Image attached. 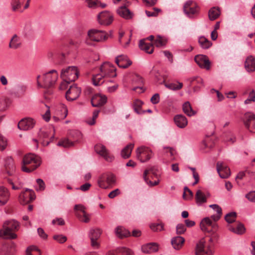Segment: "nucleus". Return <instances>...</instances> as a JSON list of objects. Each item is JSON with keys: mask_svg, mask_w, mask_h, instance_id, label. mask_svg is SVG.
<instances>
[{"mask_svg": "<svg viewBox=\"0 0 255 255\" xmlns=\"http://www.w3.org/2000/svg\"><path fill=\"white\" fill-rule=\"evenodd\" d=\"M40 163L39 157L31 153L27 154L23 158L21 170L23 172L30 173L39 166Z\"/></svg>", "mask_w": 255, "mask_h": 255, "instance_id": "nucleus-1", "label": "nucleus"}, {"mask_svg": "<svg viewBox=\"0 0 255 255\" xmlns=\"http://www.w3.org/2000/svg\"><path fill=\"white\" fill-rule=\"evenodd\" d=\"M58 78L55 70H52L43 75L42 81L39 75L37 76V84L38 87L49 88L53 86Z\"/></svg>", "mask_w": 255, "mask_h": 255, "instance_id": "nucleus-2", "label": "nucleus"}, {"mask_svg": "<svg viewBox=\"0 0 255 255\" xmlns=\"http://www.w3.org/2000/svg\"><path fill=\"white\" fill-rule=\"evenodd\" d=\"M18 227L19 223L15 220L5 221L3 224V228L0 230V237L4 239H15L17 235L12 232L17 230Z\"/></svg>", "mask_w": 255, "mask_h": 255, "instance_id": "nucleus-3", "label": "nucleus"}, {"mask_svg": "<svg viewBox=\"0 0 255 255\" xmlns=\"http://www.w3.org/2000/svg\"><path fill=\"white\" fill-rule=\"evenodd\" d=\"M61 77L67 83L75 81L78 77V71L75 66H69L65 69H62Z\"/></svg>", "mask_w": 255, "mask_h": 255, "instance_id": "nucleus-4", "label": "nucleus"}, {"mask_svg": "<svg viewBox=\"0 0 255 255\" xmlns=\"http://www.w3.org/2000/svg\"><path fill=\"white\" fill-rule=\"evenodd\" d=\"M112 34V31L110 34L106 33L105 31L100 30L96 29H91L88 31V35L89 39L93 41L103 42L106 40Z\"/></svg>", "mask_w": 255, "mask_h": 255, "instance_id": "nucleus-5", "label": "nucleus"}, {"mask_svg": "<svg viewBox=\"0 0 255 255\" xmlns=\"http://www.w3.org/2000/svg\"><path fill=\"white\" fill-rule=\"evenodd\" d=\"M196 255H212L213 250L211 245H207L204 239H201L196 245Z\"/></svg>", "mask_w": 255, "mask_h": 255, "instance_id": "nucleus-6", "label": "nucleus"}, {"mask_svg": "<svg viewBox=\"0 0 255 255\" xmlns=\"http://www.w3.org/2000/svg\"><path fill=\"white\" fill-rule=\"evenodd\" d=\"M136 157L141 162L149 160L152 156V150L147 147L141 146L136 149Z\"/></svg>", "mask_w": 255, "mask_h": 255, "instance_id": "nucleus-7", "label": "nucleus"}, {"mask_svg": "<svg viewBox=\"0 0 255 255\" xmlns=\"http://www.w3.org/2000/svg\"><path fill=\"white\" fill-rule=\"evenodd\" d=\"M116 71L114 66L108 62H104L100 67V72L106 78L115 77Z\"/></svg>", "mask_w": 255, "mask_h": 255, "instance_id": "nucleus-8", "label": "nucleus"}, {"mask_svg": "<svg viewBox=\"0 0 255 255\" xmlns=\"http://www.w3.org/2000/svg\"><path fill=\"white\" fill-rule=\"evenodd\" d=\"M116 177L113 174H103L99 178L98 184L101 188L106 189L109 186L115 184Z\"/></svg>", "mask_w": 255, "mask_h": 255, "instance_id": "nucleus-9", "label": "nucleus"}, {"mask_svg": "<svg viewBox=\"0 0 255 255\" xmlns=\"http://www.w3.org/2000/svg\"><path fill=\"white\" fill-rule=\"evenodd\" d=\"M183 10L188 17H193V15L198 13L199 7L195 2L188 0L184 4Z\"/></svg>", "mask_w": 255, "mask_h": 255, "instance_id": "nucleus-10", "label": "nucleus"}, {"mask_svg": "<svg viewBox=\"0 0 255 255\" xmlns=\"http://www.w3.org/2000/svg\"><path fill=\"white\" fill-rule=\"evenodd\" d=\"M35 199V194L34 191L29 189H26L23 192H22L19 196V201L21 204L25 205Z\"/></svg>", "mask_w": 255, "mask_h": 255, "instance_id": "nucleus-11", "label": "nucleus"}, {"mask_svg": "<svg viewBox=\"0 0 255 255\" xmlns=\"http://www.w3.org/2000/svg\"><path fill=\"white\" fill-rule=\"evenodd\" d=\"M244 124L251 132L255 133V115L252 113H247L245 114Z\"/></svg>", "mask_w": 255, "mask_h": 255, "instance_id": "nucleus-12", "label": "nucleus"}, {"mask_svg": "<svg viewBox=\"0 0 255 255\" xmlns=\"http://www.w3.org/2000/svg\"><path fill=\"white\" fill-rule=\"evenodd\" d=\"M81 93V89L76 85L71 86L66 92L65 97L69 101H73L76 100Z\"/></svg>", "mask_w": 255, "mask_h": 255, "instance_id": "nucleus-13", "label": "nucleus"}, {"mask_svg": "<svg viewBox=\"0 0 255 255\" xmlns=\"http://www.w3.org/2000/svg\"><path fill=\"white\" fill-rule=\"evenodd\" d=\"M95 151L102 156L106 161H112L114 159V156L111 155L106 146L102 144H97L95 146Z\"/></svg>", "mask_w": 255, "mask_h": 255, "instance_id": "nucleus-14", "label": "nucleus"}, {"mask_svg": "<svg viewBox=\"0 0 255 255\" xmlns=\"http://www.w3.org/2000/svg\"><path fill=\"white\" fill-rule=\"evenodd\" d=\"M98 19L101 24L108 25L113 21V16L109 11H104L98 14Z\"/></svg>", "mask_w": 255, "mask_h": 255, "instance_id": "nucleus-15", "label": "nucleus"}, {"mask_svg": "<svg viewBox=\"0 0 255 255\" xmlns=\"http://www.w3.org/2000/svg\"><path fill=\"white\" fill-rule=\"evenodd\" d=\"M194 60L200 68L207 70L210 69L211 62L207 56L197 55L195 56Z\"/></svg>", "mask_w": 255, "mask_h": 255, "instance_id": "nucleus-16", "label": "nucleus"}, {"mask_svg": "<svg viewBox=\"0 0 255 255\" xmlns=\"http://www.w3.org/2000/svg\"><path fill=\"white\" fill-rule=\"evenodd\" d=\"M4 172L10 176H13L15 174V166L13 159L10 157H7L5 160Z\"/></svg>", "mask_w": 255, "mask_h": 255, "instance_id": "nucleus-17", "label": "nucleus"}, {"mask_svg": "<svg viewBox=\"0 0 255 255\" xmlns=\"http://www.w3.org/2000/svg\"><path fill=\"white\" fill-rule=\"evenodd\" d=\"M35 125V122L31 118H25L20 120L18 124L19 129L27 130L32 128Z\"/></svg>", "mask_w": 255, "mask_h": 255, "instance_id": "nucleus-18", "label": "nucleus"}, {"mask_svg": "<svg viewBox=\"0 0 255 255\" xmlns=\"http://www.w3.org/2000/svg\"><path fill=\"white\" fill-rule=\"evenodd\" d=\"M217 170L222 178H227L231 174L230 168L221 162H217Z\"/></svg>", "mask_w": 255, "mask_h": 255, "instance_id": "nucleus-19", "label": "nucleus"}, {"mask_svg": "<svg viewBox=\"0 0 255 255\" xmlns=\"http://www.w3.org/2000/svg\"><path fill=\"white\" fill-rule=\"evenodd\" d=\"M209 227H212L214 231H215L217 228V225L216 223H213L209 218H204L200 223L201 230L203 231L210 232L211 230L209 229Z\"/></svg>", "mask_w": 255, "mask_h": 255, "instance_id": "nucleus-20", "label": "nucleus"}, {"mask_svg": "<svg viewBox=\"0 0 255 255\" xmlns=\"http://www.w3.org/2000/svg\"><path fill=\"white\" fill-rule=\"evenodd\" d=\"M107 101V98L105 95L100 94L95 95L91 99V102L93 107H98L105 104Z\"/></svg>", "mask_w": 255, "mask_h": 255, "instance_id": "nucleus-21", "label": "nucleus"}, {"mask_svg": "<svg viewBox=\"0 0 255 255\" xmlns=\"http://www.w3.org/2000/svg\"><path fill=\"white\" fill-rule=\"evenodd\" d=\"M115 61L119 67L123 68H127L132 64V62L125 55L117 56Z\"/></svg>", "mask_w": 255, "mask_h": 255, "instance_id": "nucleus-22", "label": "nucleus"}, {"mask_svg": "<svg viewBox=\"0 0 255 255\" xmlns=\"http://www.w3.org/2000/svg\"><path fill=\"white\" fill-rule=\"evenodd\" d=\"M141 250L142 252L145 254L156 252L158 250V245L155 243H148L142 246Z\"/></svg>", "mask_w": 255, "mask_h": 255, "instance_id": "nucleus-23", "label": "nucleus"}, {"mask_svg": "<svg viewBox=\"0 0 255 255\" xmlns=\"http://www.w3.org/2000/svg\"><path fill=\"white\" fill-rule=\"evenodd\" d=\"M117 12L120 16L126 19H131L133 16L132 13L125 5L121 6L118 8Z\"/></svg>", "mask_w": 255, "mask_h": 255, "instance_id": "nucleus-24", "label": "nucleus"}, {"mask_svg": "<svg viewBox=\"0 0 255 255\" xmlns=\"http://www.w3.org/2000/svg\"><path fill=\"white\" fill-rule=\"evenodd\" d=\"M153 45V44L151 43H146L145 39L140 40L139 42V47L140 49L148 54L153 53L154 51Z\"/></svg>", "mask_w": 255, "mask_h": 255, "instance_id": "nucleus-25", "label": "nucleus"}, {"mask_svg": "<svg viewBox=\"0 0 255 255\" xmlns=\"http://www.w3.org/2000/svg\"><path fill=\"white\" fill-rule=\"evenodd\" d=\"M9 195V193L6 188L2 186H0V206L4 205L7 203Z\"/></svg>", "mask_w": 255, "mask_h": 255, "instance_id": "nucleus-26", "label": "nucleus"}, {"mask_svg": "<svg viewBox=\"0 0 255 255\" xmlns=\"http://www.w3.org/2000/svg\"><path fill=\"white\" fill-rule=\"evenodd\" d=\"M188 81L190 82L191 85L194 86V91H198L199 89L203 86V80L199 76L191 77L188 79Z\"/></svg>", "mask_w": 255, "mask_h": 255, "instance_id": "nucleus-27", "label": "nucleus"}, {"mask_svg": "<svg viewBox=\"0 0 255 255\" xmlns=\"http://www.w3.org/2000/svg\"><path fill=\"white\" fill-rule=\"evenodd\" d=\"M175 125L179 128H185L188 124L186 118L182 115H176L174 118Z\"/></svg>", "mask_w": 255, "mask_h": 255, "instance_id": "nucleus-28", "label": "nucleus"}, {"mask_svg": "<svg viewBox=\"0 0 255 255\" xmlns=\"http://www.w3.org/2000/svg\"><path fill=\"white\" fill-rule=\"evenodd\" d=\"M185 242L184 239L181 236H177L171 239V243L175 250H178L181 248Z\"/></svg>", "mask_w": 255, "mask_h": 255, "instance_id": "nucleus-29", "label": "nucleus"}, {"mask_svg": "<svg viewBox=\"0 0 255 255\" xmlns=\"http://www.w3.org/2000/svg\"><path fill=\"white\" fill-rule=\"evenodd\" d=\"M133 252L129 249L120 247L111 252L109 255H133Z\"/></svg>", "mask_w": 255, "mask_h": 255, "instance_id": "nucleus-30", "label": "nucleus"}, {"mask_svg": "<svg viewBox=\"0 0 255 255\" xmlns=\"http://www.w3.org/2000/svg\"><path fill=\"white\" fill-rule=\"evenodd\" d=\"M245 67L248 72H253L255 70V58L252 56L247 57L245 63Z\"/></svg>", "mask_w": 255, "mask_h": 255, "instance_id": "nucleus-31", "label": "nucleus"}, {"mask_svg": "<svg viewBox=\"0 0 255 255\" xmlns=\"http://www.w3.org/2000/svg\"><path fill=\"white\" fill-rule=\"evenodd\" d=\"M48 131L44 129H41L39 132V136L43 138L42 144L43 146H47L49 143L52 141L54 138V136L52 135L49 140L47 139L48 137Z\"/></svg>", "mask_w": 255, "mask_h": 255, "instance_id": "nucleus-32", "label": "nucleus"}, {"mask_svg": "<svg viewBox=\"0 0 255 255\" xmlns=\"http://www.w3.org/2000/svg\"><path fill=\"white\" fill-rule=\"evenodd\" d=\"M115 233L117 237L120 238L128 237L130 236V232L122 226H119L115 229Z\"/></svg>", "mask_w": 255, "mask_h": 255, "instance_id": "nucleus-33", "label": "nucleus"}, {"mask_svg": "<svg viewBox=\"0 0 255 255\" xmlns=\"http://www.w3.org/2000/svg\"><path fill=\"white\" fill-rule=\"evenodd\" d=\"M21 42L19 37L16 34H14L10 40L9 47L10 48L15 49L18 48Z\"/></svg>", "mask_w": 255, "mask_h": 255, "instance_id": "nucleus-34", "label": "nucleus"}, {"mask_svg": "<svg viewBox=\"0 0 255 255\" xmlns=\"http://www.w3.org/2000/svg\"><path fill=\"white\" fill-rule=\"evenodd\" d=\"M221 14L219 8L213 7L211 8L208 12V16L210 20H214L218 18Z\"/></svg>", "mask_w": 255, "mask_h": 255, "instance_id": "nucleus-35", "label": "nucleus"}, {"mask_svg": "<svg viewBox=\"0 0 255 255\" xmlns=\"http://www.w3.org/2000/svg\"><path fill=\"white\" fill-rule=\"evenodd\" d=\"M229 230L230 231L237 234H243L245 233L246 229L243 224L239 223L236 227L229 226Z\"/></svg>", "mask_w": 255, "mask_h": 255, "instance_id": "nucleus-36", "label": "nucleus"}, {"mask_svg": "<svg viewBox=\"0 0 255 255\" xmlns=\"http://www.w3.org/2000/svg\"><path fill=\"white\" fill-rule=\"evenodd\" d=\"M133 146L134 144L132 143L127 145L121 151L122 156L125 159L128 158L130 156Z\"/></svg>", "mask_w": 255, "mask_h": 255, "instance_id": "nucleus-37", "label": "nucleus"}, {"mask_svg": "<svg viewBox=\"0 0 255 255\" xmlns=\"http://www.w3.org/2000/svg\"><path fill=\"white\" fill-rule=\"evenodd\" d=\"M196 203L198 205L207 202V198L205 194L200 190H198L195 195Z\"/></svg>", "mask_w": 255, "mask_h": 255, "instance_id": "nucleus-38", "label": "nucleus"}, {"mask_svg": "<svg viewBox=\"0 0 255 255\" xmlns=\"http://www.w3.org/2000/svg\"><path fill=\"white\" fill-rule=\"evenodd\" d=\"M183 111L185 114H186L187 116L189 117H191L196 114V112L194 111L189 102H185L183 105Z\"/></svg>", "mask_w": 255, "mask_h": 255, "instance_id": "nucleus-39", "label": "nucleus"}, {"mask_svg": "<svg viewBox=\"0 0 255 255\" xmlns=\"http://www.w3.org/2000/svg\"><path fill=\"white\" fill-rule=\"evenodd\" d=\"M198 42L203 49H208L212 45V42L204 36H200L199 38Z\"/></svg>", "mask_w": 255, "mask_h": 255, "instance_id": "nucleus-40", "label": "nucleus"}, {"mask_svg": "<svg viewBox=\"0 0 255 255\" xmlns=\"http://www.w3.org/2000/svg\"><path fill=\"white\" fill-rule=\"evenodd\" d=\"M164 85L168 89L174 91L179 90L183 87V84L178 81L176 83H164Z\"/></svg>", "mask_w": 255, "mask_h": 255, "instance_id": "nucleus-41", "label": "nucleus"}, {"mask_svg": "<svg viewBox=\"0 0 255 255\" xmlns=\"http://www.w3.org/2000/svg\"><path fill=\"white\" fill-rule=\"evenodd\" d=\"M102 231L100 229H92L90 230V240H98L101 236Z\"/></svg>", "mask_w": 255, "mask_h": 255, "instance_id": "nucleus-42", "label": "nucleus"}, {"mask_svg": "<svg viewBox=\"0 0 255 255\" xmlns=\"http://www.w3.org/2000/svg\"><path fill=\"white\" fill-rule=\"evenodd\" d=\"M105 78L101 73L93 75L92 78L93 84L95 86L101 85L104 82L103 79Z\"/></svg>", "mask_w": 255, "mask_h": 255, "instance_id": "nucleus-43", "label": "nucleus"}, {"mask_svg": "<svg viewBox=\"0 0 255 255\" xmlns=\"http://www.w3.org/2000/svg\"><path fill=\"white\" fill-rule=\"evenodd\" d=\"M167 43V40L165 38L157 35L156 39L154 40L153 44L156 47H161L165 46Z\"/></svg>", "mask_w": 255, "mask_h": 255, "instance_id": "nucleus-44", "label": "nucleus"}, {"mask_svg": "<svg viewBox=\"0 0 255 255\" xmlns=\"http://www.w3.org/2000/svg\"><path fill=\"white\" fill-rule=\"evenodd\" d=\"M22 3L23 1L22 0H11L10 4L12 11L18 10L21 8Z\"/></svg>", "mask_w": 255, "mask_h": 255, "instance_id": "nucleus-45", "label": "nucleus"}, {"mask_svg": "<svg viewBox=\"0 0 255 255\" xmlns=\"http://www.w3.org/2000/svg\"><path fill=\"white\" fill-rule=\"evenodd\" d=\"M143 103L140 100H136L133 104V108L134 111L138 114H141L142 113H144L145 111H141V107Z\"/></svg>", "mask_w": 255, "mask_h": 255, "instance_id": "nucleus-46", "label": "nucleus"}, {"mask_svg": "<svg viewBox=\"0 0 255 255\" xmlns=\"http://www.w3.org/2000/svg\"><path fill=\"white\" fill-rule=\"evenodd\" d=\"M74 144V142L72 141H69L68 139L64 138L62 140H61L59 141L57 145L63 146L65 148L70 147L71 146H73Z\"/></svg>", "mask_w": 255, "mask_h": 255, "instance_id": "nucleus-47", "label": "nucleus"}, {"mask_svg": "<svg viewBox=\"0 0 255 255\" xmlns=\"http://www.w3.org/2000/svg\"><path fill=\"white\" fill-rule=\"evenodd\" d=\"M149 170L146 169L144 170L143 177L144 178V181L146 182V183L149 185L150 186H154L158 185L159 184V181H155L154 182H152L150 180H148L147 175L149 173Z\"/></svg>", "mask_w": 255, "mask_h": 255, "instance_id": "nucleus-48", "label": "nucleus"}, {"mask_svg": "<svg viewBox=\"0 0 255 255\" xmlns=\"http://www.w3.org/2000/svg\"><path fill=\"white\" fill-rule=\"evenodd\" d=\"M236 217V213L233 212L227 214L225 217V219L227 222L230 224L235 221Z\"/></svg>", "mask_w": 255, "mask_h": 255, "instance_id": "nucleus-49", "label": "nucleus"}, {"mask_svg": "<svg viewBox=\"0 0 255 255\" xmlns=\"http://www.w3.org/2000/svg\"><path fill=\"white\" fill-rule=\"evenodd\" d=\"M15 244L11 242H10L7 247L6 254L7 255H13L15 253Z\"/></svg>", "mask_w": 255, "mask_h": 255, "instance_id": "nucleus-50", "label": "nucleus"}, {"mask_svg": "<svg viewBox=\"0 0 255 255\" xmlns=\"http://www.w3.org/2000/svg\"><path fill=\"white\" fill-rule=\"evenodd\" d=\"M76 215L77 216L79 220L82 222H83L84 223H88L90 221L89 216L88 214H87L86 212L82 213L81 214L80 213H77Z\"/></svg>", "mask_w": 255, "mask_h": 255, "instance_id": "nucleus-51", "label": "nucleus"}, {"mask_svg": "<svg viewBox=\"0 0 255 255\" xmlns=\"http://www.w3.org/2000/svg\"><path fill=\"white\" fill-rule=\"evenodd\" d=\"M164 225L162 223H153L150 226V229L154 231H161L163 230Z\"/></svg>", "mask_w": 255, "mask_h": 255, "instance_id": "nucleus-52", "label": "nucleus"}, {"mask_svg": "<svg viewBox=\"0 0 255 255\" xmlns=\"http://www.w3.org/2000/svg\"><path fill=\"white\" fill-rule=\"evenodd\" d=\"M7 146L6 138L0 134V150H3Z\"/></svg>", "mask_w": 255, "mask_h": 255, "instance_id": "nucleus-53", "label": "nucleus"}, {"mask_svg": "<svg viewBox=\"0 0 255 255\" xmlns=\"http://www.w3.org/2000/svg\"><path fill=\"white\" fill-rule=\"evenodd\" d=\"M53 239L61 244L67 241L66 237L62 235H54L53 236Z\"/></svg>", "mask_w": 255, "mask_h": 255, "instance_id": "nucleus-54", "label": "nucleus"}, {"mask_svg": "<svg viewBox=\"0 0 255 255\" xmlns=\"http://www.w3.org/2000/svg\"><path fill=\"white\" fill-rule=\"evenodd\" d=\"M186 231V228L184 224H179L176 226V233L177 234L181 235L183 234Z\"/></svg>", "mask_w": 255, "mask_h": 255, "instance_id": "nucleus-55", "label": "nucleus"}, {"mask_svg": "<svg viewBox=\"0 0 255 255\" xmlns=\"http://www.w3.org/2000/svg\"><path fill=\"white\" fill-rule=\"evenodd\" d=\"M160 11V9L159 8H154L153 11H151L149 10H145V13L147 16H156L158 14V12Z\"/></svg>", "mask_w": 255, "mask_h": 255, "instance_id": "nucleus-56", "label": "nucleus"}, {"mask_svg": "<svg viewBox=\"0 0 255 255\" xmlns=\"http://www.w3.org/2000/svg\"><path fill=\"white\" fill-rule=\"evenodd\" d=\"M36 182L38 185V187L36 188L37 191H43L45 189V184L43 180L41 179H37Z\"/></svg>", "mask_w": 255, "mask_h": 255, "instance_id": "nucleus-57", "label": "nucleus"}, {"mask_svg": "<svg viewBox=\"0 0 255 255\" xmlns=\"http://www.w3.org/2000/svg\"><path fill=\"white\" fill-rule=\"evenodd\" d=\"M210 208H212L213 210H214L216 212L217 214L221 215L222 214V208L217 204H213L209 206Z\"/></svg>", "mask_w": 255, "mask_h": 255, "instance_id": "nucleus-58", "label": "nucleus"}, {"mask_svg": "<svg viewBox=\"0 0 255 255\" xmlns=\"http://www.w3.org/2000/svg\"><path fill=\"white\" fill-rule=\"evenodd\" d=\"M246 198L251 202H255V191H251L246 194Z\"/></svg>", "mask_w": 255, "mask_h": 255, "instance_id": "nucleus-59", "label": "nucleus"}, {"mask_svg": "<svg viewBox=\"0 0 255 255\" xmlns=\"http://www.w3.org/2000/svg\"><path fill=\"white\" fill-rule=\"evenodd\" d=\"M121 192L119 189H116L112 191H111L108 195V197L110 198L113 199L119 195Z\"/></svg>", "mask_w": 255, "mask_h": 255, "instance_id": "nucleus-60", "label": "nucleus"}, {"mask_svg": "<svg viewBox=\"0 0 255 255\" xmlns=\"http://www.w3.org/2000/svg\"><path fill=\"white\" fill-rule=\"evenodd\" d=\"M160 100L159 95L158 94H155L150 99V101L153 104H156L159 103Z\"/></svg>", "mask_w": 255, "mask_h": 255, "instance_id": "nucleus-61", "label": "nucleus"}, {"mask_svg": "<svg viewBox=\"0 0 255 255\" xmlns=\"http://www.w3.org/2000/svg\"><path fill=\"white\" fill-rule=\"evenodd\" d=\"M99 112V110H95L93 112L92 121L88 123L89 125H93L95 124V119L98 117Z\"/></svg>", "mask_w": 255, "mask_h": 255, "instance_id": "nucleus-62", "label": "nucleus"}, {"mask_svg": "<svg viewBox=\"0 0 255 255\" xmlns=\"http://www.w3.org/2000/svg\"><path fill=\"white\" fill-rule=\"evenodd\" d=\"M37 232L39 236L43 239H46L47 238V234L44 232V230L41 228H39L37 229Z\"/></svg>", "mask_w": 255, "mask_h": 255, "instance_id": "nucleus-63", "label": "nucleus"}, {"mask_svg": "<svg viewBox=\"0 0 255 255\" xmlns=\"http://www.w3.org/2000/svg\"><path fill=\"white\" fill-rule=\"evenodd\" d=\"M91 186V184L89 183H86L80 186L79 189L81 191L85 192L89 190Z\"/></svg>", "mask_w": 255, "mask_h": 255, "instance_id": "nucleus-64", "label": "nucleus"}]
</instances>
